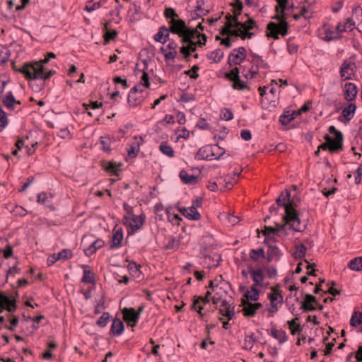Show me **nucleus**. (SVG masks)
Instances as JSON below:
<instances>
[{"instance_id": "aec40b11", "label": "nucleus", "mask_w": 362, "mask_h": 362, "mask_svg": "<svg viewBox=\"0 0 362 362\" xmlns=\"http://www.w3.org/2000/svg\"><path fill=\"white\" fill-rule=\"evenodd\" d=\"M291 228L296 232H303L305 229V226H301L298 212L291 214Z\"/></svg>"}, {"instance_id": "ea45409f", "label": "nucleus", "mask_w": 362, "mask_h": 362, "mask_svg": "<svg viewBox=\"0 0 362 362\" xmlns=\"http://www.w3.org/2000/svg\"><path fill=\"white\" fill-rule=\"evenodd\" d=\"M185 217L193 221H198L201 218V215L194 206H190L187 209Z\"/></svg>"}, {"instance_id": "dca6fc26", "label": "nucleus", "mask_w": 362, "mask_h": 362, "mask_svg": "<svg viewBox=\"0 0 362 362\" xmlns=\"http://www.w3.org/2000/svg\"><path fill=\"white\" fill-rule=\"evenodd\" d=\"M358 90L354 83H346L344 85V99L347 101H352L356 98Z\"/></svg>"}, {"instance_id": "7c9ffc66", "label": "nucleus", "mask_w": 362, "mask_h": 362, "mask_svg": "<svg viewBox=\"0 0 362 362\" xmlns=\"http://www.w3.org/2000/svg\"><path fill=\"white\" fill-rule=\"evenodd\" d=\"M248 272L250 273L252 281H259L263 282L264 275L261 268L253 269L251 265L248 266Z\"/></svg>"}, {"instance_id": "7ed1b4c3", "label": "nucleus", "mask_w": 362, "mask_h": 362, "mask_svg": "<svg viewBox=\"0 0 362 362\" xmlns=\"http://www.w3.org/2000/svg\"><path fill=\"white\" fill-rule=\"evenodd\" d=\"M18 296V292L16 293V297L7 296L3 291H0V313L6 310L8 313H13L17 309L16 298Z\"/></svg>"}, {"instance_id": "423d86ee", "label": "nucleus", "mask_w": 362, "mask_h": 362, "mask_svg": "<svg viewBox=\"0 0 362 362\" xmlns=\"http://www.w3.org/2000/svg\"><path fill=\"white\" fill-rule=\"evenodd\" d=\"M246 49L244 47H240L233 50L228 58V64L230 66L233 65H240L246 58Z\"/></svg>"}, {"instance_id": "4be33fe9", "label": "nucleus", "mask_w": 362, "mask_h": 362, "mask_svg": "<svg viewBox=\"0 0 362 362\" xmlns=\"http://www.w3.org/2000/svg\"><path fill=\"white\" fill-rule=\"evenodd\" d=\"M128 103L129 105L136 107L139 105L142 101V96L137 95V87H133L127 97Z\"/></svg>"}, {"instance_id": "72a5a7b5", "label": "nucleus", "mask_w": 362, "mask_h": 362, "mask_svg": "<svg viewBox=\"0 0 362 362\" xmlns=\"http://www.w3.org/2000/svg\"><path fill=\"white\" fill-rule=\"evenodd\" d=\"M16 100L11 91L8 92L2 100L4 105L10 110L14 109V105L16 104Z\"/></svg>"}, {"instance_id": "c85d7f7f", "label": "nucleus", "mask_w": 362, "mask_h": 362, "mask_svg": "<svg viewBox=\"0 0 362 362\" xmlns=\"http://www.w3.org/2000/svg\"><path fill=\"white\" fill-rule=\"evenodd\" d=\"M295 251L292 253V257L296 259H300L305 257L307 248L303 243L295 245Z\"/></svg>"}, {"instance_id": "0eeeda50", "label": "nucleus", "mask_w": 362, "mask_h": 362, "mask_svg": "<svg viewBox=\"0 0 362 362\" xmlns=\"http://www.w3.org/2000/svg\"><path fill=\"white\" fill-rule=\"evenodd\" d=\"M122 313L123 320L127 326L132 328L135 327L139 320V312H136L133 308H124Z\"/></svg>"}, {"instance_id": "a18cd8bd", "label": "nucleus", "mask_w": 362, "mask_h": 362, "mask_svg": "<svg viewBox=\"0 0 362 362\" xmlns=\"http://www.w3.org/2000/svg\"><path fill=\"white\" fill-rule=\"evenodd\" d=\"M112 143L111 138L108 136H104L100 137V144L102 145V149L105 152H110V144Z\"/></svg>"}, {"instance_id": "13d9d810", "label": "nucleus", "mask_w": 362, "mask_h": 362, "mask_svg": "<svg viewBox=\"0 0 362 362\" xmlns=\"http://www.w3.org/2000/svg\"><path fill=\"white\" fill-rule=\"evenodd\" d=\"M262 233L264 236L267 237L271 235V234L277 235V230L274 228V227L264 226V230H262Z\"/></svg>"}, {"instance_id": "c9c22d12", "label": "nucleus", "mask_w": 362, "mask_h": 362, "mask_svg": "<svg viewBox=\"0 0 362 362\" xmlns=\"http://www.w3.org/2000/svg\"><path fill=\"white\" fill-rule=\"evenodd\" d=\"M348 267L350 269L359 272L362 270V257H357L351 259Z\"/></svg>"}, {"instance_id": "ddd939ff", "label": "nucleus", "mask_w": 362, "mask_h": 362, "mask_svg": "<svg viewBox=\"0 0 362 362\" xmlns=\"http://www.w3.org/2000/svg\"><path fill=\"white\" fill-rule=\"evenodd\" d=\"M283 199L286 201V205H285V212L293 214L294 212L297 213L298 211L296 208L298 206V204L296 202V196H293L291 198V193L288 189H285V196Z\"/></svg>"}, {"instance_id": "69168bd1", "label": "nucleus", "mask_w": 362, "mask_h": 362, "mask_svg": "<svg viewBox=\"0 0 362 362\" xmlns=\"http://www.w3.org/2000/svg\"><path fill=\"white\" fill-rule=\"evenodd\" d=\"M3 252H4V257L5 259H8V258L13 257V247L10 244H8L5 247V249L4 250Z\"/></svg>"}, {"instance_id": "39448f33", "label": "nucleus", "mask_w": 362, "mask_h": 362, "mask_svg": "<svg viewBox=\"0 0 362 362\" xmlns=\"http://www.w3.org/2000/svg\"><path fill=\"white\" fill-rule=\"evenodd\" d=\"M357 66L355 62L350 59H345L340 66V76L342 80H349L356 73Z\"/></svg>"}, {"instance_id": "e433bc0d", "label": "nucleus", "mask_w": 362, "mask_h": 362, "mask_svg": "<svg viewBox=\"0 0 362 362\" xmlns=\"http://www.w3.org/2000/svg\"><path fill=\"white\" fill-rule=\"evenodd\" d=\"M10 56V50L7 47L0 45V66L6 64Z\"/></svg>"}, {"instance_id": "4468645a", "label": "nucleus", "mask_w": 362, "mask_h": 362, "mask_svg": "<svg viewBox=\"0 0 362 362\" xmlns=\"http://www.w3.org/2000/svg\"><path fill=\"white\" fill-rule=\"evenodd\" d=\"M125 223L128 224L132 230L139 229L144 223L141 216H136L134 214L130 216H124Z\"/></svg>"}, {"instance_id": "1a4fd4ad", "label": "nucleus", "mask_w": 362, "mask_h": 362, "mask_svg": "<svg viewBox=\"0 0 362 362\" xmlns=\"http://www.w3.org/2000/svg\"><path fill=\"white\" fill-rule=\"evenodd\" d=\"M211 296V291H207L205 296H194L193 303L191 305V308L197 310L198 313L202 317L204 315L202 313L203 307L201 305L197 306V305L199 304L201 302L204 305L209 303L210 302L209 297Z\"/></svg>"}, {"instance_id": "9d476101", "label": "nucleus", "mask_w": 362, "mask_h": 362, "mask_svg": "<svg viewBox=\"0 0 362 362\" xmlns=\"http://www.w3.org/2000/svg\"><path fill=\"white\" fill-rule=\"evenodd\" d=\"M313 303L317 304V298L312 294L306 293L305 300L300 302V309L305 313L314 311L316 310V307H315Z\"/></svg>"}, {"instance_id": "f257e3e1", "label": "nucleus", "mask_w": 362, "mask_h": 362, "mask_svg": "<svg viewBox=\"0 0 362 362\" xmlns=\"http://www.w3.org/2000/svg\"><path fill=\"white\" fill-rule=\"evenodd\" d=\"M164 16L168 20L170 28L160 27V43H165L169 37L170 32L178 35L183 44L189 45L194 39L200 37V33L197 29L187 27L185 22L179 18L178 14L173 8H165Z\"/></svg>"}, {"instance_id": "473e14b6", "label": "nucleus", "mask_w": 362, "mask_h": 362, "mask_svg": "<svg viewBox=\"0 0 362 362\" xmlns=\"http://www.w3.org/2000/svg\"><path fill=\"white\" fill-rule=\"evenodd\" d=\"M299 317H296L290 321H288L291 333L294 335L296 333L300 334L302 332V327L298 322Z\"/></svg>"}, {"instance_id": "603ef678", "label": "nucleus", "mask_w": 362, "mask_h": 362, "mask_svg": "<svg viewBox=\"0 0 362 362\" xmlns=\"http://www.w3.org/2000/svg\"><path fill=\"white\" fill-rule=\"evenodd\" d=\"M28 80L30 81V82L29 83V86L31 87V88L33 90H35L36 92L40 91L45 87V81L43 80H40V82L39 84H36L37 80H32V79H28Z\"/></svg>"}, {"instance_id": "cd10ccee", "label": "nucleus", "mask_w": 362, "mask_h": 362, "mask_svg": "<svg viewBox=\"0 0 362 362\" xmlns=\"http://www.w3.org/2000/svg\"><path fill=\"white\" fill-rule=\"evenodd\" d=\"M241 304L243 305L242 311L245 317H252L255 315L257 311L255 310L254 307L250 305H252V303H250L245 299H242Z\"/></svg>"}, {"instance_id": "f704fd0d", "label": "nucleus", "mask_w": 362, "mask_h": 362, "mask_svg": "<svg viewBox=\"0 0 362 362\" xmlns=\"http://www.w3.org/2000/svg\"><path fill=\"white\" fill-rule=\"evenodd\" d=\"M249 255L250 257L255 262H259V258L264 259L266 257L263 247H259L257 250H251L250 251Z\"/></svg>"}, {"instance_id": "4c0bfd02", "label": "nucleus", "mask_w": 362, "mask_h": 362, "mask_svg": "<svg viewBox=\"0 0 362 362\" xmlns=\"http://www.w3.org/2000/svg\"><path fill=\"white\" fill-rule=\"evenodd\" d=\"M108 23H105L104 28L106 30V32L104 35V42L105 44H107L110 40H115V38L117 36L118 32L115 30H107Z\"/></svg>"}, {"instance_id": "c03bdc74", "label": "nucleus", "mask_w": 362, "mask_h": 362, "mask_svg": "<svg viewBox=\"0 0 362 362\" xmlns=\"http://www.w3.org/2000/svg\"><path fill=\"white\" fill-rule=\"evenodd\" d=\"M230 6H233L232 12L233 15H240L243 8V2L240 0H235L230 3Z\"/></svg>"}, {"instance_id": "864d4df0", "label": "nucleus", "mask_w": 362, "mask_h": 362, "mask_svg": "<svg viewBox=\"0 0 362 362\" xmlns=\"http://www.w3.org/2000/svg\"><path fill=\"white\" fill-rule=\"evenodd\" d=\"M292 38H288L287 40V49L289 54H293L298 52V45L291 42Z\"/></svg>"}, {"instance_id": "393cba45", "label": "nucleus", "mask_w": 362, "mask_h": 362, "mask_svg": "<svg viewBox=\"0 0 362 362\" xmlns=\"http://www.w3.org/2000/svg\"><path fill=\"white\" fill-rule=\"evenodd\" d=\"M269 67L267 62L262 59V57H259L256 61V70H254V65L250 69V78H255L259 73V68L268 69Z\"/></svg>"}, {"instance_id": "37998d69", "label": "nucleus", "mask_w": 362, "mask_h": 362, "mask_svg": "<svg viewBox=\"0 0 362 362\" xmlns=\"http://www.w3.org/2000/svg\"><path fill=\"white\" fill-rule=\"evenodd\" d=\"M81 281L86 284H91L95 282V275L90 270L84 269L83 276Z\"/></svg>"}, {"instance_id": "680f3d73", "label": "nucleus", "mask_w": 362, "mask_h": 362, "mask_svg": "<svg viewBox=\"0 0 362 362\" xmlns=\"http://www.w3.org/2000/svg\"><path fill=\"white\" fill-rule=\"evenodd\" d=\"M264 269L269 279H274L277 276V270L274 266H268Z\"/></svg>"}, {"instance_id": "8fccbe9b", "label": "nucleus", "mask_w": 362, "mask_h": 362, "mask_svg": "<svg viewBox=\"0 0 362 362\" xmlns=\"http://www.w3.org/2000/svg\"><path fill=\"white\" fill-rule=\"evenodd\" d=\"M209 11L206 10L202 7L199 8H197V7H195V9L193 13H192V17L193 19L196 18H202L204 16H206L209 13Z\"/></svg>"}, {"instance_id": "6ab92c4d", "label": "nucleus", "mask_w": 362, "mask_h": 362, "mask_svg": "<svg viewBox=\"0 0 362 362\" xmlns=\"http://www.w3.org/2000/svg\"><path fill=\"white\" fill-rule=\"evenodd\" d=\"M105 245V242L102 239H97L91 243V244L83 250L86 256L90 257L96 252V251L103 247Z\"/></svg>"}, {"instance_id": "2eb2a0df", "label": "nucleus", "mask_w": 362, "mask_h": 362, "mask_svg": "<svg viewBox=\"0 0 362 362\" xmlns=\"http://www.w3.org/2000/svg\"><path fill=\"white\" fill-rule=\"evenodd\" d=\"M350 332H360L362 329V313L354 312L350 320Z\"/></svg>"}, {"instance_id": "2f4dec72", "label": "nucleus", "mask_w": 362, "mask_h": 362, "mask_svg": "<svg viewBox=\"0 0 362 362\" xmlns=\"http://www.w3.org/2000/svg\"><path fill=\"white\" fill-rule=\"evenodd\" d=\"M297 115L298 114L296 111H293L292 113H290V111H286L280 116L279 122L282 125H287L290 122L294 119Z\"/></svg>"}, {"instance_id": "6e6552de", "label": "nucleus", "mask_w": 362, "mask_h": 362, "mask_svg": "<svg viewBox=\"0 0 362 362\" xmlns=\"http://www.w3.org/2000/svg\"><path fill=\"white\" fill-rule=\"evenodd\" d=\"M328 131L330 134H333L335 135L334 140H335V146H332L329 148L330 153H336L339 151H342L343 149V134L342 133L337 130L334 126H330L328 129Z\"/></svg>"}, {"instance_id": "c756f323", "label": "nucleus", "mask_w": 362, "mask_h": 362, "mask_svg": "<svg viewBox=\"0 0 362 362\" xmlns=\"http://www.w3.org/2000/svg\"><path fill=\"white\" fill-rule=\"evenodd\" d=\"M281 30L280 34L282 37H285L288 33L289 24L287 21V18L288 17V14L285 11L281 13Z\"/></svg>"}, {"instance_id": "a878e982", "label": "nucleus", "mask_w": 362, "mask_h": 362, "mask_svg": "<svg viewBox=\"0 0 362 362\" xmlns=\"http://www.w3.org/2000/svg\"><path fill=\"white\" fill-rule=\"evenodd\" d=\"M281 256L280 250L279 247L276 245H269L267 252V256L266 259L268 262H271L273 259L276 257H277L276 260L279 259V257Z\"/></svg>"}, {"instance_id": "f03ea898", "label": "nucleus", "mask_w": 362, "mask_h": 362, "mask_svg": "<svg viewBox=\"0 0 362 362\" xmlns=\"http://www.w3.org/2000/svg\"><path fill=\"white\" fill-rule=\"evenodd\" d=\"M49 58L45 57L43 59H40L37 62H31L25 63L18 70L25 78H31V75H34L35 70L37 71L38 68L45 69L43 65L48 63Z\"/></svg>"}, {"instance_id": "412c9836", "label": "nucleus", "mask_w": 362, "mask_h": 362, "mask_svg": "<svg viewBox=\"0 0 362 362\" xmlns=\"http://www.w3.org/2000/svg\"><path fill=\"white\" fill-rule=\"evenodd\" d=\"M219 313L222 315L228 317V320H231L235 315L234 308H230V305L226 300H221Z\"/></svg>"}, {"instance_id": "bb28decb", "label": "nucleus", "mask_w": 362, "mask_h": 362, "mask_svg": "<svg viewBox=\"0 0 362 362\" xmlns=\"http://www.w3.org/2000/svg\"><path fill=\"white\" fill-rule=\"evenodd\" d=\"M356 110V105L354 103H349L342 110L341 116L349 122L354 117Z\"/></svg>"}, {"instance_id": "bf43d9fd", "label": "nucleus", "mask_w": 362, "mask_h": 362, "mask_svg": "<svg viewBox=\"0 0 362 362\" xmlns=\"http://www.w3.org/2000/svg\"><path fill=\"white\" fill-rule=\"evenodd\" d=\"M230 28H233L232 23H229V22H226L224 26H223L221 28V29L220 30V35H221L223 36H226V37L229 36V33H230Z\"/></svg>"}, {"instance_id": "a211bd4d", "label": "nucleus", "mask_w": 362, "mask_h": 362, "mask_svg": "<svg viewBox=\"0 0 362 362\" xmlns=\"http://www.w3.org/2000/svg\"><path fill=\"white\" fill-rule=\"evenodd\" d=\"M54 70H49L47 72H45V69L44 70L42 68H38L37 71L35 72L34 75H31V78H28L27 79L32 80H43L45 81L46 80L50 78L54 74Z\"/></svg>"}, {"instance_id": "f3484780", "label": "nucleus", "mask_w": 362, "mask_h": 362, "mask_svg": "<svg viewBox=\"0 0 362 362\" xmlns=\"http://www.w3.org/2000/svg\"><path fill=\"white\" fill-rule=\"evenodd\" d=\"M123 240V230L122 228L118 229H114L112 237V241L110 243V249L112 250L118 248L121 246L122 241Z\"/></svg>"}, {"instance_id": "5701e85b", "label": "nucleus", "mask_w": 362, "mask_h": 362, "mask_svg": "<svg viewBox=\"0 0 362 362\" xmlns=\"http://www.w3.org/2000/svg\"><path fill=\"white\" fill-rule=\"evenodd\" d=\"M124 329L123 322L119 318H115L112 321L110 333L113 336H118L122 333Z\"/></svg>"}, {"instance_id": "f8f14e48", "label": "nucleus", "mask_w": 362, "mask_h": 362, "mask_svg": "<svg viewBox=\"0 0 362 362\" xmlns=\"http://www.w3.org/2000/svg\"><path fill=\"white\" fill-rule=\"evenodd\" d=\"M122 164L121 163H116L114 161H107L102 160L101 166L102 168L107 171V173H110L112 175L118 176L119 173L121 172V166Z\"/></svg>"}, {"instance_id": "09e8293b", "label": "nucleus", "mask_w": 362, "mask_h": 362, "mask_svg": "<svg viewBox=\"0 0 362 362\" xmlns=\"http://www.w3.org/2000/svg\"><path fill=\"white\" fill-rule=\"evenodd\" d=\"M110 314L107 312L103 313V315L97 320L96 324L100 327H105L110 320Z\"/></svg>"}, {"instance_id": "0e129e2a", "label": "nucleus", "mask_w": 362, "mask_h": 362, "mask_svg": "<svg viewBox=\"0 0 362 362\" xmlns=\"http://www.w3.org/2000/svg\"><path fill=\"white\" fill-rule=\"evenodd\" d=\"M101 6V1L98 2H95L90 4H86L84 9L88 12H91L95 11V9L99 8Z\"/></svg>"}, {"instance_id": "49530a36", "label": "nucleus", "mask_w": 362, "mask_h": 362, "mask_svg": "<svg viewBox=\"0 0 362 362\" xmlns=\"http://www.w3.org/2000/svg\"><path fill=\"white\" fill-rule=\"evenodd\" d=\"M160 151H161L163 154L168 156V157H173L174 156V151L173 148L168 145L167 144L162 143L160 145Z\"/></svg>"}, {"instance_id": "de8ad7c7", "label": "nucleus", "mask_w": 362, "mask_h": 362, "mask_svg": "<svg viewBox=\"0 0 362 362\" xmlns=\"http://www.w3.org/2000/svg\"><path fill=\"white\" fill-rule=\"evenodd\" d=\"M255 28H258V25L252 18H249L246 21L243 22V29L246 31H249Z\"/></svg>"}, {"instance_id": "e2e57ef3", "label": "nucleus", "mask_w": 362, "mask_h": 362, "mask_svg": "<svg viewBox=\"0 0 362 362\" xmlns=\"http://www.w3.org/2000/svg\"><path fill=\"white\" fill-rule=\"evenodd\" d=\"M18 324V317L17 316L13 315L12 318L10 320V325H6L5 327L7 329L13 331L14 327H16Z\"/></svg>"}, {"instance_id": "79ce46f5", "label": "nucleus", "mask_w": 362, "mask_h": 362, "mask_svg": "<svg viewBox=\"0 0 362 362\" xmlns=\"http://www.w3.org/2000/svg\"><path fill=\"white\" fill-rule=\"evenodd\" d=\"M232 87L233 89L238 90H243L245 89H247L248 90H250V88L247 85V83L245 81H243L240 79V77L236 78L233 82Z\"/></svg>"}, {"instance_id": "a19ab883", "label": "nucleus", "mask_w": 362, "mask_h": 362, "mask_svg": "<svg viewBox=\"0 0 362 362\" xmlns=\"http://www.w3.org/2000/svg\"><path fill=\"white\" fill-rule=\"evenodd\" d=\"M278 296H280V300H279V303H283V295L279 293H271L268 295V298L270 300L271 305L272 308H275V310H278V308L276 304L275 303V301L278 300Z\"/></svg>"}, {"instance_id": "9b49d317", "label": "nucleus", "mask_w": 362, "mask_h": 362, "mask_svg": "<svg viewBox=\"0 0 362 362\" xmlns=\"http://www.w3.org/2000/svg\"><path fill=\"white\" fill-rule=\"evenodd\" d=\"M213 146L211 145L204 146L199 149L196 153L195 158L197 160H208L212 159L215 156Z\"/></svg>"}, {"instance_id": "052dcab7", "label": "nucleus", "mask_w": 362, "mask_h": 362, "mask_svg": "<svg viewBox=\"0 0 362 362\" xmlns=\"http://www.w3.org/2000/svg\"><path fill=\"white\" fill-rule=\"evenodd\" d=\"M37 202L43 204V205H45L47 206H49V200L48 199V197H47V195L46 193L45 192H42V193H40L38 194L37 195Z\"/></svg>"}, {"instance_id": "774afa93", "label": "nucleus", "mask_w": 362, "mask_h": 362, "mask_svg": "<svg viewBox=\"0 0 362 362\" xmlns=\"http://www.w3.org/2000/svg\"><path fill=\"white\" fill-rule=\"evenodd\" d=\"M178 243H177L175 238H172L169 240L168 243L164 247L165 250H175L178 247Z\"/></svg>"}, {"instance_id": "b1692460", "label": "nucleus", "mask_w": 362, "mask_h": 362, "mask_svg": "<svg viewBox=\"0 0 362 362\" xmlns=\"http://www.w3.org/2000/svg\"><path fill=\"white\" fill-rule=\"evenodd\" d=\"M179 176L181 180L187 185H195L198 182V177L190 175L185 170H182L180 172Z\"/></svg>"}, {"instance_id": "4d7b16f0", "label": "nucleus", "mask_w": 362, "mask_h": 362, "mask_svg": "<svg viewBox=\"0 0 362 362\" xmlns=\"http://www.w3.org/2000/svg\"><path fill=\"white\" fill-rule=\"evenodd\" d=\"M244 297L246 298L247 300L257 301L259 298V291L250 294V291L247 290L244 293Z\"/></svg>"}, {"instance_id": "338daca9", "label": "nucleus", "mask_w": 362, "mask_h": 362, "mask_svg": "<svg viewBox=\"0 0 362 362\" xmlns=\"http://www.w3.org/2000/svg\"><path fill=\"white\" fill-rule=\"evenodd\" d=\"M86 110L90 107L91 109L95 110L103 106L102 103H99L98 101H93L90 105L83 103V105Z\"/></svg>"}, {"instance_id": "5fc2aeb1", "label": "nucleus", "mask_w": 362, "mask_h": 362, "mask_svg": "<svg viewBox=\"0 0 362 362\" xmlns=\"http://www.w3.org/2000/svg\"><path fill=\"white\" fill-rule=\"evenodd\" d=\"M288 0L279 1V3L275 6L276 13H282L287 8Z\"/></svg>"}, {"instance_id": "58836bf2", "label": "nucleus", "mask_w": 362, "mask_h": 362, "mask_svg": "<svg viewBox=\"0 0 362 362\" xmlns=\"http://www.w3.org/2000/svg\"><path fill=\"white\" fill-rule=\"evenodd\" d=\"M223 52L221 49H216L210 53L208 56V59H212L215 63H218L223 58Z\"/></svg>"}, {"instance_id": "20e7f679", "label": "nucleus", "mask_w": 362, "mask_h": 362, "mask_svg": "<svg viewBox=\"0 0 362 362\" xmlns=\"http://www.w3.org/2000/svg\"><path fill=\"white\" fill-rule=\"evenodd\" d=\"M272 19L278 21V22L270 21L267 25V32L266 36L267 37H272L274 40H279L280 31L281 30V17L280 13H276L274 16L272 17Z\"/></svg>"}, {"instance_id": "3c124183", "label": "nucleus", "mask_w": 362, "mask_h": 362, "mask_svg": "<svg viewBox=\"0 0 362 362\" xmlns=\"http://www.w3.org/2000/svg\"><path fill=\"white\" fill-rule=\"evenodd\" d=\"M73 256L72 251L69 249H64L57 254V259H68Z\"/></svg>"}, {"instance_id": "6e6d98bb", "label": "nucleus", "mask_w": 362, "mask_h": 362, "mask_svg": "<svg viewBox=\"0 0 362 362\" xmlns=\"http://www.w3.org/2000/svg\"><path fill=\"white\" fill-rule=\"evenodd\" d=\"M142 62L144 64V67L142 69H139L141 71L143 72L141 76V80L143 81L144 83H142V85L147 88L150 85L148 81V76L145 71H144V69L146 68V60H143Z\"/></svg>"}]
</instances>
